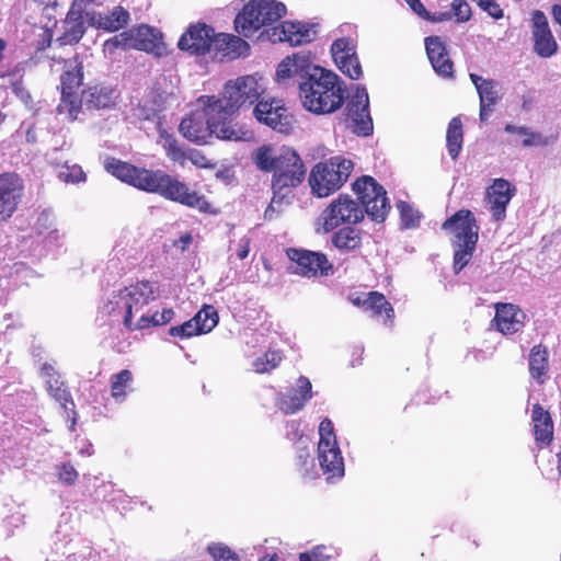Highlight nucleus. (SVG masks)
Listing matches in <instances>:
<instances>
[{"label": "nucleus", "instance_id": "nucleus-28", "mask_svg": "<svg viewBox=\"0 0 561 561\" xmlns=\"http://www.w3.org/2000/svg\"><path fill=\"white\" fill-rule=\"evenodd\" d=\"M75 2L62 21V33L56 39L59 46L76 45L85 34L87 26L84 23L83 11L75 9Z\"/></svg>", "mask_w": 561, "mask_h": 561}, {"label": "nucleus", "instance_id": "nucleus-15", "mask_svg": "<svg viewBox=\"0 0 561 561\" xmlns=\"http://www.w3.org/2000/svg\"><path fill=\"white\" fill-rule=\"evenodd\" d=\"M216 37L211 26L205 23L192 24L180 37L178 47L192 55L203 56L215 49Z\"/></svg>", "mask_w": 561, "mask_h": 561}, {"label": "nucleus", "instance_id": "nucleus-13", "mask_svg": "<svg viewBox=\"0 0 561 561\" xmlns=\"http://www.w3.org/2000/svg\"><path fill=\"white\" fill-rule=\"evenodd\" d=\"M24 191V181L18 173H0V222L8 221L16 213Z\"/></svg>", "mask_w": 561, "mask_h": 561}, {"label": "nucleus", "instance_id": "nucleus-40", "mask_svg": "<svg viewBox=\"0 0 561 561\" xmlns=\"http://www.w3.org/2000/svg\"><path fill=\"white\" fill-rule=\"evenodd\" d=\"M46 385L49 396L58 401L66 411L73 410L75 402L71 398V393L65 386V382L60 379V376L58 378L50 379Z\"/></svg>", "mask_w": 561, "mask_h": 561}, {"label": "nucleus", "instance_id": "nucleus-1", "mask_svg": "<svg viewBox=\"0 0 561 561\" xmlns=\"http://www.w3.org/2000/svg\"><path fill=\"white\" fill-rule=\"evenodd\" d=\"M105 170L119 181L140 191L158 194L167 201L174 202L203 214L217 215L218 209L207 201L206 196L163 170L139 168L116 158L105 161Z\"/></svg>", "mask_w": 561, "mask_h": 561}, {"label": "nucleus", "instance_id": "nucleus-29", "mask_svg": "<svg viewBox=\"0 0 561 561\" xmlns=\"http://www.w3.org/2000/svg\"><path fill=\"white\" fill-rule=\"evenodd\" d=\"M296 383L297 387L290 388L279 400V409L286 414L300 411L312 398V386L307 377L300 376Z\"/></svg>", "mask_w": 561, "mask_h": 561}, {"label": "nucleus", "instance_id": "nucleus-23", "mask_svg": "<svg viewBox=\"0 0 561 561\" xmlns=\"http://www.w3.org/2000/svg\"><path fill=\"white\" fill-rule=\"evenodd\" d=\"M494 309L495 316L492 323L502 334H514L524 327L525 313L518 306L507 302H496Z\"/></svg>", "mask_w": 561, "mask_h": 561}, {"label": "nucleus", "instance_id": "nucleus-39", "mask_svg": "<svg viewBox=\"0 0 561 561\" xmlns=\"http://www.w3.org/2000/svg\"><path fill=\"white\" fill-rule=\"evenodd\" d=\"M305 59L299 57L298 55H294L293 57H287L284 59L277 67L276 77L278 80H284L291 78L294 76L306 73L307 65Z\"/></svg>", "mask_w": 561, "mask_h": 561}, {"label": "nucleus", "instance_id": "nucleus-45", "mask_svg": "<svg viewBox=\"0 0 561 561\" xmlns=\"http://www.w3.org/2000/svg\"><path fill=\"white\" fill-rule=\"evenodd\" d=\"M118 48H134L133 31H124L104 42V51L114 54Z\"/></svg>", "mask_w": 561, "mask_h": 561}, {"label": "nucleus", "instance_id": "nucleus-41", "mask_svg": "<svg viewBox=\"0 0 561 561\" xmlns=\"http://www.w3.org/2000/svg\"><path fill=\"white\" fill-rule=\"evenodd\" d=\"M477 243L478 242H465L463 244H453V268L455 274L460 273L465 268V266H467L468 263L471 261L477 248Z\"/></svg>", "mask_w": 561, "mask_h": 561}, {"label": "nucleus", "instance_id": "nucleus-35", "mask_svg": "<svg viewBox=\"0 0 561 561\" xmlns=\"http://www.w3.org/2000/svg\"><path fill=\"white\" fill-rule=\"evenodd\" d=\"M463 144V126L460 117L455 116L448 123L446 131V146L448 153L453 160H456L462 149Z\"/></svg>", "mask_w": 561, "mask_h": 561}, {"label": "nucleus", "instance_id": "nucleus-51", "mask_svg": "<svg viewBox=\"0 0 561 561\" xmlns=\"http://www.w3.org/2000/svg\"><path fill=\"white\" fill-rule=\"evenodd\" d=\"M451 11L459 23L468 22L472 16L471 8L466 0H453Z\"/></svg>", "mask_w": 561, "mask_h": 561}, {"label": "nucleus", "instance_id": "nucleus-53", "mask_svg": "<svg viewBox=\"0 0 561 561\" xmlns=\"http://www.w3.org/2000/svg\"><path fill=\"white\" fill-rule=\"evenodd\" d=\"M185 162L188 160L192 162V164H194L195 167L197 168H210L211 167V163L209 162V160L206 158V156L197 150V149H190V150H186V154H185Z\"/></svg>", "mask_w": 561, "mask_h": 561}, {"label": "nucleus", "instance_id": "nucleus-18", "mask_svg": "<svg viewBox=\"0 0 561 561\" xmlns=\"http://www.w3.org/2000/svg\"><path fill=\"white\" fill-rule=\"evenodd\" d=\"M266 34L273 43L287 42L290 46H299L312 42L316 31L311 25L301 22L284 21L267 28Z\"/></svg>", "mask_w": 561, "mask_h": 561}, {"label": "nucleus", "instance_id": "nucleus-61", "mask_svg": "<svg viewBox=\"0 0 561 561\" xmlns=\"http://www.w3.org/2000/svg\"><path fill=\"white\" fill-rule=\"evenodd\" d=\"M250 252V240L244 239L243 243L240 244L239 249L237 250V256L239 260H244L248 257Z\"/></svg>", "mask_w": 561, "mask_h": 561}, {"label": "nucleus", "instance_id": "nucleus-52", "mask_svg": "<svg viewBox=\"0 0 561 561\" xmlns=\"http://www.w3.org/2000/svg\"><path fill=\"white\" fill-rule=\"evenodd\" d=\"M38 38L34 43L35 51H43L51 45L53 31L49 27L41 26Z\"/></svg>", "mask_w": 561, "mask_h": 561}, {"label": "nucleus", "instance_id": "nucleus-31", "mask_svg": "<svg viewBox=\"0 0 561 561\" xmlns=\"http://www.w3.org/2000/svg\"><path fill=\"white\" fill-rule=\"evenodd\" d=\"M214 51L222 58L236 59L249 55L250 45L239 36L219 33L215 39Z\"/></svg>", "mask_w": 561, "mask_h": 561}, {"label": "nucleus", "instance_id": "nucleus-7", "mask_svg": "<svg viewBox=\"0 0 561 561\" xmlns=\"http://www.w3.org/2000/svg\"><path fill=\"white\" fill-rule=\"evenodd\" d=\"M353 169L354 163L350 159L339 156L318 162L309 175L311 192L318 197L330 196L344 185Z\"/></svg>", "mask_w": 561, "mask_h": 561}, {"label": "nucleus", "instance_id": "nucleus-21", "mask_svg": "<svg viewBox=\"0 0 561 561\" xmlns=\"http://www.w3.org/2000/svg\"><path fill=\"white\" fill-rule=\"evenodd\" d=\"M354 306L369 312L373 318L382 319L383 323L392 324L394 309L379 291L362 293L351 298Z\"/></svg>", "mask_w": 561, "mask_h": 561}, {"label": "nucleus", "instance_id": "nucleus-62", "mask_svg": "<svg viewBox=\"0 0 561 561\" xmlns=\"http://www.w3.org/2000/svg\"><path fill=\"white\" fill-rule=\"evenodd\" d=\"M504 130L508 134H518L520 135L522 133H525L526 131V127L522 126V127H517L515 125H512V124H506V126L504 127Z\"/></svg>", "mask_w": 561, "mask_h": 561}, {"label": "nucleus", "instance_id": "nucleus-17", "mask_svg": "<svg viewBox=\"0 0 561 561\" xmlns=\"http://www.w3.org/2000/svg\"><path fill=\"white\" fill-rule=\"evenodd\" d=\"M442 229L454 234L453 244L478 242L479 240V226L473 213L469 209L456 211L443 222Z\"/></svg>", "mask_w": 561, "mask_h": 561}, {"label": "nucleus", "instance_id": "nucleus-64", "mask_svg": "<svg viewBox=\"0 0 561 561\" xmlns=\"http://www.w3.org/2000/svg\"><path fill=\"white\" fill-rule=\"evenodd\" d=\"M260 561H278V556L276 553L266 554L262 557Z\"/></svg>", "mask_w": 561, "mask_h": 561}, {"label": "nucleus", "instance_id": "nucleus-25", "mask_svg": "<svg viewBox=\"0 0 561 561\" xmlns=\"http://www.w3.org/2000/svg\"><path fill=\"white\" fill-rule=\"evenodd\" d=\"M134 49L161 57L165 54L167 47L162 41V33L147 24H140L133 28Z\"/></svg>", "mask_w": 561, "mask_h": 561}, {"label": "nucleus", "instance_id": "nucleus-36", "mask_svg": "<svg viewBox=\"0 0 561 561\" xmlns=\"http://www.w3.org/2000/svg\"><path fill=\"white\" fill-rule=\"evenodd\" d=\"M549 358L548 351L541 344L535 345L529 354V373L533 378L540 383L543 382V377L548 371Z\"/></svg>", "mask_w": 561, "mask_h": 561}, {"label": "nucleus", "instance_id": "nucleus-50", "mask_svg": "<svg viewBox=\"0 0 561 561\" xmlns=\"http://www.w3.org/2000/svg\"><path fill=\"white\" fill-rule=\"evenodd\" d=\"M58 480L66 484L72 485L78 480V472L71 462H64L57 467Z\"/></svg>", "mask_w": 561, "mask_h": 561}, {"label": "nucleus", "instance_id": "nucleus-5", "mask_svg": "<svg viewBox=\"0 0 561 561\" xmlns=\"http://www.w3.org/2000/svg\"><path fill=\"white\" fill-rule=\"evenodd\" d=\"M304 108L317 115L340 110L346 100L345 82L333 71L307 64L306 73L298 85Z\"/></svg>", "mask_w": 561, "mask_h": 561}, {"label": "nucleus", "instance_id": "nucleus-60", "mask_svg": "<svg viewBox=\"0 0 561 561\" xmlns=\"http://www.w3.org/2000/svg\"><path fill=\"white\" fill-rule=\"evenodd\" d=\"M410 8L417 14H426V9L420 0H405Z\"/></svg>", "mask_w": 561, "mask_h": 561}, {"label": "nucleus", "instance_id": "nucleus-11", "mask_svg": "<svg viewBox=\"0 0 561 561\" xmlns=\"http://www.w3.org/2000/svg\"><path fill=\"white\" fill-rule=\"evenodd\" d=\"M65 70L60 76L61 102L58 110L66 111L71 121H75L82 107V99L78 89L83 81V65L76 56L65 61Z\"/></svg>", "mask_w": 561, "mask_h": 561}, {"label": "nucleus", "instance_id": "nucleus-33", "mask_svg": "<svg viewBox=\"0 0 561 561\" xmlns=\"http://www.w3.org/2000/svg\"><path fill=\"white\" fill-rule=\"evenodd\" d=\"M478 94L480 98V121L485 122L500 100L497 82L494 80L482 81V84L478 87Z\"/></svg>", "mask_w": 561, "mask_h": 561}, {"label": "nucleus", "instance_id": "nucleus-58", "mask_svg": "<svg viewBox=\"0 0 561 561\" xmlns=\"http://www.w3.org/2000/svg\"><path fill=\"white\" fill-rule=\"evenodd\" d=\"M42 375L45 377L46 382L50 379L58 378L60 375L55 370L54 366L49 363H44L41 368Z\"/></svg>", "mask_w": 561, "mask_h": 561}, {"label": "nucleus", "instance_id": "nucleus-32", "mask_svg": "<svg viewBox=\"0 0 561 561\" xmlns=\"http://www.w3.org/2000/svg\"><path fill=\"white\" fill-rule=\"evenodd\" d=\"M82 103L89 110L110 108L115 105V91L104 85H93L82 91Z\"/></svg>", "mask_w": 561, "mask_h": 561}, {"label": "nucleus", "instance_id": "nucleus-57", "mask_svg": "<svg viewBox=\"0 0 561 561\" xmlns=\"http://www.w3.org/2000/svg\"><path fill=\"white\" fill-rule=\"evenodd\" d=\"M193 241V236L191 232H186L182 234L178 240L173 242V245L181 249V251H186L190 247V244Z\"/></svg>", "mask_w": 561, "mask_h": 561}, {"label": "nucleus", "instance_id": "nucleus-12", "mask_svg": "<svg viewBox=\"0 0 561 561\" xmlns=\"http://www.w3.org/2000/svg\"><path fill=\"white\" fill-rule=\"evenodd\" d=\"M254 117L272 129L282 133L289 134L293 130V115L288 112L283 100L279 99H261L254 110Z\"/></svg>", "mask_w": 561, "mask_h": 561}, {"label": "nucleus", "instance_id": "nucleus-24", "mask_svg": "<svg viewBox=\"0 0 561 561\" xmlns=\"http://www.w3.org/2000/svg\"><path fill=\"white\" fill-rule=\"evenodd\" d=\"M531 425L536 446L539 449L549 447L554 438L553 421L550 412L539 403L533 405Z\"/></svg>", "mask_w": 561, "mask_h": 561}, {"label": "nucleus", "instance_id": "nucleus-63", "mask_svg": "<svg viewBox=\"0 0 561 561\" xmlns=\"http://www.w3.org/2000/svg\"><path fill=\"white\" fill-rule=\"evenodd\" d=\"M470 79H471V81L474 84L477 90H478V87H480V84H482V81L485 80V79H482L480 76H478L476 73H470Z\"/></svg>", "mask_w": 561, "mask_h": 561}, {"label": "nucleus", "instance_id": "nucleus-59", "mask_svg": "<svg viewBox=\"0 0 561 561\" xmlns=\"http://www.w3.org/2000/svg\"><path fill=\"white\" fill-rule=\"evenodd\" d=\"M421 18L428 20L431 22H443L449 20L451 18V14L449 12H440L438 14L432 15L430 12L426 11V14H422Z\"/></svg>", "mask_w": 561, "mask_h": 561}, {"label": "nucleus", "instance_id": "nucleus-42", "mask_svg": "<svg viewBox=\"0 0 561 561\" xmlns=\"http://www.w3.org/2000/svg\"><path fill=\"white\" fill-rule=\"evenodd\" d=\"M133 381V374L129 369H122L111 377V396L115 400L123 401L127 394V388Z\"/></svg>", "mask_w": 561, "mask_h": 561}, {"label": "nucleus", "instance_id": "nucleus-46", "mask_svg": "<svg viewBox=\"0 0 561 561\" xmlns=\"http://www.w3.org/2000/svg\"><path fill=\"white\" fill-rule=\"evenodd\" d=\"M206 551L214 561H240L238 553L222 542L209 543Z\"/></svg>", "mask_w": 561, "mask_h": 561}, {"label": "nucleus", "instance_id": "nucleus-56", "mask_svg": "<svg viewBox=\"0 0 561 561\" xmlns=\"http://www.w3.org/2000/svg\"><path fill=\"white\" fill-rule=\"evenodd\" d=\"M287 196H276L274 193H273V197H272V201L271 203L267 205L265 211H264V218L267 219V220H272L275 218L276 214L279 213V209L276 208V205H280L283 203V201L286 198Z\"/></svg>", "mask_w": 561, "mask_h": 561}, {"label": "nucleus", "instance_id": "nucleus-43", "mask_svg": "<svg viewBox=\"0 0 561 561\" xmlns=\"http://www.w3.org/2000/svg\"><path fill=\"white\" fill-rule=\"evenodd\" d=\"M282 360L283 356L280 351H266L254 360L253 366L256 373L265 374L278 367Z\"/></svg>", "mask_w": 561, "mask_h": 561}, {"label": "nucleus", "instance_id": "nucleus-6", "mask_svg": "<svg viewBox=\"0 0 561 561\" xmlns=\"http://www.w3.org/2000/svg\"><path fill=\"white\" fill-rule=\"evenodd\" d=\"M264 91L261 78L254 75L241 76L225 83L221 96L216 95V102L231 121L242 106L259 102Z\"/></svg>", "mask_w": 561, "mask_h": 561}, {"label": "nucleus", "instance_id": "nucleus-44", "mask_svg": "<svg viewBox=\"0 0 561 561\" xmlns=\"http://www.w3.org/2000/svg\"><path fill=\"white\" fill-rule=\"evenodd\" d=\"M308 442V438H304L302 436L299 438V444L301 445L298 448L297 455V466L298 471L300 472L302 478H310V472L314 470V460L310 455L308 447L305 443Z\"/></svg>", "mask_w": 561, "mask_h": 561}, {"label": "nucleus", "instance_id": "nucleus-10", "mask_svg": "<svg viewBox=\"0 0 561 561\" xmlns=\"http://www.w3.org/2000/svg\"><path fill=\"white\" fill-rule=\"evenodd\" d=\"M286 255L290 261L289 271L307 278H321L333 275V264L327 254L302 248H288Z\"/></svg>", "mask_w": 561, "mask_h": 561}, {"label": "nucleus", "instance_id": "nucleus-16", "mask_svg": "<svg viewBox=\"0 0 561 561\" xmlns=\"http://www.w3.org/2000/svg\"><path fill=\"white\" fill-rule=\"evenodd\" d=\"M218 312L211 305H205L190 320L169 329V334L174 337L188 339L210 332L218 323Z\"/></svg>", "mask_w": 561, "mask_h": 561}, {"label": "nucleus", "instance_id": "nucleus-4", "mask_svg": "<svg viewBox=\"0 0 561 561\" xmlns=\"http://www.w3.org/2000/svg\"><path fill=\"white\" fill-rule=\"evenodd\" d=\"M198 102L202 107L183 117L179 126V131L188 141L207 145L214 136L227 141L248 138V133L232 125L224 114L216 102V95H202Z\"/></svg>", "mask_w": 561, "mask_h": 561}, {"label": "nucleus", "instance_id": "nucleus-2", "mask_svg": "<svg viewBox=\"0 0 561 561\" xmlns=\"http://www.w3.org/2000/svg\"><path fill=\"white\" fill-rule=\"evenodd\" d=\"M352 187L360 204L347 194H340L321 214L325 232L342 225H356L364 219L365 214L376 222L385 221L390 204L383 186L373 176L363 175L353 183Z\"/></svg>", "mask_w": 561, "mask_h": 561}, {"label": "nucleus", "instance_id": "nucleus-20", "mask_svg": "<svg viewBox=\"0 0 561 561\" xmlns=\"http://www.w3.org/2000/svg\"><path fill=\"white\" fill-rule=\"evenodd\" d=\"M485 194L492 218L495 221L504 220L507 205L516 194V187L507 180L499 178L493 180Z\"/></svg>", "mask_w": 561, "mask_h": 561}, {"label": "nucleus", "instance_id": "nucleus-48", "mask_svg": "<svg viewBox=\"0 0 561 561\" xmlns=\"http://www.w3.org/2000/svg\"><path fill=\"white\" fill-rule=\"evenodd\" d=\"M58 178L65 183H79L85 181V173L78 164H65L60 168Z\"/></svg>", "mask_w": 561, "mask_h": 561}, {"label": "nucleus", "instance_id": "nucleus-19", "mask_svg": "<svg viewBox=\"0 0 561 561\" xmlns=\"http://www.w3.org/2000/svg\"><path fill=\"white\" fill-rule=\"evenodd\" d=\"M332 57L337 68L350 79L358 80L362 77V66L352 41L347 37L335 39L331 46Z\"/></svg>", "mask_w": 561, "mask_h": 561}, {"label": "nucleus", "instance_id": "nucleus-55", "mask_svg": "<svg viewBox=\"0 0 561 561\" xmlns=\"http://www.w3.org/2000/svg\"><path fill=\"white\" fill-rule=\"evenodd\" d=\"M520 136L524 137V139H523L524 147H531V146L547 144V141L542 138V136L540 134L534 133V131L529 130L527 127H526V131L522 133Z\"/></svg>", "mask_w": 561, "mask_h": 561}, {"label": "nucleus", "instance_id": "nucleus-14", "mask_svg": "<svg viewBox=\"0 0 561 561\" xmlns=\"http://www.w3.org/2000/svg\"><path fill=\"white\" fill-rule=\"evenodd\" d=\"M346 117L352 122L355 134L368 136L374 125L369 114V98L364 87H357L346 103Z\"/></svg>", "mask_w": 561, "mask_h": 561}, {"label": "nucleus", "instance_id": "nucleus-47", "mask_svg": "<svg viewBox=\"0 0 561 561\" xmlns=\"http://www.w3.org/2000/svg\"><path fill=\"white\" fill-rule=\"evenodd\" d=\"M402 227L405 229L415 228L420 222L419 213L407 202L398 203Z\"/></svg>", "mask_w": 561, "mask_h": 561}, {"label": "nucleus", "instance_id": "nucleus-38", "mask_svg": "<svg viewBox=\"0 0 561 561\" xmlns=\"http://www.w3.org/2000/svg\"><path fill=\"white\" fill-rule=\"evenodd\" d=\"M280 160V151L275 153L271 146H261L253 153V161L259 170L274 172Z\"/></svg>", "mask_w": 561, "mask_h": 561}, {"label": "nucleus", "instance_id": "nucleus-37", "mask_svg": "<svg viewBox=\"0 0 561 561\" xmlns=\"http://www.w3.org/2000/svg\"><path fill=\"white\" fill-rule=\"evenodd\" d=\"M159 136L163 141L162 148L165 152V156L172 162L178 163L180 167L184 168L186 150L179 144L178 139L167 130H160Z\"/></svg>", "mask_w": 561, "mask_h": 561}, {"label": "nucleus", "instance_id": "nucleus-30", "mask_svg": "<svg viewBox=\"0 0 561 561\" xmlns=\"http://www.w3.org/2000/svg\"><path fill=\"white\" fill-rule=\"evenodd\" d=\"M318 458L321 469L329 478L343 476L344 462L337 442L319 440Z\"/></svg>", "mask_w": 561, "mask_h": 561}, {"label": "nucleus", "instance_id": "nucleus-49", "mask_svg": "<svg viewBox=\"0 0 561 561\" xmlns=\"http://www.w3.org/2000/svg\"><path fill=\"white\" fill-rule=\"evenodd\" d=\"M328 547L324 545H319L313 547L309 551H305L299 553V561H329L331 559V554L328 553Z\"/></svg>", "mask_w": 561, "mask_h": 561}, {"label": "nucleus", "instance_id": "nucleus-8", "mask_svg": "<svg viewBox=\"0 0 561 561\" xmlns=\"http://www.w3.org/2000/svg\"><path fill=\"white\" fill-rule=\"evenodd\" d=\"M286 8L275 0H251L234 19V30L251 37L261 27L273 25L285 14Z\"/></svg>", "mask_w": 561, "mask_h": 561}, {"label": "nucleus", "instance_id": "nucleus-22", "mask_svg": "<svg viewBox=\"0 0 561 561\" xmlns=\"http://www.w3.org/2000/svg\"><path fill=\"white\" fill-rule=\"evenodd\" d=\"M534 50L542 57L549 58L557 53L558 44L550 31L547 16L540 10L533 12Z\"/></svg>", "mask_w": 561, "mask_h": 561}, {"label": "nucleus", "instance_id": "nucleus-54", "mask_svg": "<svg viewBox=\"0 0 561 561\" xmlns=\"http://www.w3.org/2000/svg\"><path fill=\"white\" fill-rule=\"evenodd\" d=\"M320 440L336 442L333 423L329 419H324L319 425Z\"/></svg>", "mask_w": 561, "mask_h": 561}, {"label": "nucleus", "instance_id": "nucleus-26", "mask_svg": "<svg viewBox=\"0 0 561 561\" xmlns=\"http://www.w3.org/2000/svg\"><path fill=\"white\" fill-rule=\"evenodd\" d=\"M129 22L130 13L122 5H115L106 12H94L89 16L90 25L110 33L127 27Z\"/></svg>", "mask_w": 561, "mask_h": 561}, {"label": "nucleus", "instance_id": "nucleus-34", "mask_svg": "<svg viewBox=\"0 0 561 561\" xmlns=\"http://www.w3.org/2000/svg\"><path fill=\"white\" fill-rule=\"evenodd\" d=\"M332 243L341 251H355L362 247V232L354 227H344L334 232Z\"/></svg>", "mask_w": 561, "mask_h": 561}, {"label": "nucleus", "instance_id": "nucleus-27", "mask_svg": "<svg viewBox=\"0 0 561 561\" xmlns=\"http://www.w3.org/2000/svg\"><path fill=\"white\" fill-rule=\"evenodd\" d=\"M427 57L436 73L444 78L454 77V62L448 56L445 44L438 36L425 38Z\"/></svg>", "mask_w": 561, "mask_h": 561}, {"label": "nucleus", "instance_id": "nucleus-3", "mask_svg": "<svg viewBox=\"0 0 561 561\" xmlns=\"http://www.w3.org/2000/svg\"><path fill=\"white\" fill-rule=\"evenodd\" d=\"M158 287L149 280H139L128 287L114 293L112 298L104 304V311L108 316H123V324L128 331H140L151 327H159L169 323L174 316L171 308L161 312H144L134 320L147 305L156 299Z\"/></svg>", "mask_w": 561, "mask_h": 561}, {"label": "nucleus", "instance_id": "nucleus-9", "mask_svg": "<svg viewBox=\"0 0 561 561\" xmlns=\"http://www.w3.org/2000/svg\"><path fill=\"white\" fill-rule=\"evenodd\" d=\"M306 167L298 152L289 147L280 149V160L273 172L271 187L276 196H289L306 178Z\"/></svg>", "mask_w": 561, "mask_h": 561}]
</instances>
